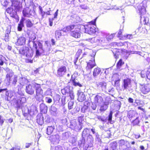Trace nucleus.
<instances>
[{
  "label": "nucleus",
  "instance_id": "nucleus-48",
  "mask_svg": "<svg viewBox=\"0 0 150 150\" xmlns=\"http://www.w3.org/2000/svg\"><path fill=\"white\" fill-rule=\"evenodd\" d=\"M11 27H7L6 30L5 34H9L11 32Z\"/></svg>",
  "mask_w": 150,
  "mask_h": 150
},
{
  "label": "nucleus",
  "instance_id": "nucleus-10",
  "mask_svg": "<svg viewBox=\"0 0 150 150\" xmlns=\"http://www.w3.org/2000/svg\"><path fill=\"white\" fill-rule=\"evenodd\" d=\"M79 26L78 25H68L64 28L62 30L64 32L67 33L68 32H71L75 30V29H79Z\"/></svg>",
  "mask_w": 150,
  "mask_h": 150
},
{
  "label": "nucleus",
  "instance_id": "nucleus-39",
  "mask_svg": "<svg viewBox=\"0 0 150 150\" xmlns=\"http://www.w3.org/2000/svg\"><path fill=\"white\" fill-rule=\"evenodd\" d=\"M27 57V58L25 59V62L27 63H32L33 61V60L31 59L32 57L29 58V56H28V57Z\"/></svg>",
  "mask_w": 150,
  "mask_h": 150
},
{
  "label": "nucleus",
  "instance_id": "nucleus-9",
  "mask_svg": "<svg viewBox=\"0 0 150 150\" xmlns=\"http://www.w3.org/2000/svg\"><path fill=\"white\" fill-rule=\"evenodd\" d=\"M29 49L28 47L26 46H23L21 47L19 50V53L21 54L24 55L25 54L26 57L29 56L30 57H33V54H29Z\"/></svg>",
  "mask_w": 150,
  "mask_h": 150
},
{
  "label": "nucleus",
  "instance_id": "nucleus-53",
  "mask_svg": "<svg viewBox=\"0 0 150 150\" xmlns=\"http://www.w3.org/2000/svg\"><path fill=\"white\" fill-rule=\"evenodd\" d=\"M86 40L87 41L92 43L93 42V41L95 40V38H91L86 39Z\"/></svg>",
  "mask_w": 150,
  "mask_h": 150
},
{
  "label": "nucleus",
  "instance_id": "nucleus-26",
  "mask_svg": "<svg viewBox=\"0 0 150 150\" xmlns=\"http://www.w3.org/2000/svg\"><path fill=\"white\" fill-rule=\"evenodd\" d=\"M70 81L73 83V85L74 86H78L79 87H81L82 85L79 82H77L76 81V78L74 77L71 76Z\"/></svg>",
  "mask_w": 150,
  "mask_h": 150
},
{
  "label": "nucleus",
  "instance_id": "nucleus-3",
  "mask_svg": "<svg viewBox=\"0 0 150 150\" xmlns=\"http://www.w3.org/2000/svg\"><path fill=\"white\" fill-rule=\"evenodd\" d=\"M35 87L36 92L35 98L39 102L43 101V91L41 88L40 84L35 83Z\"/></svg>",
  "mask_w": 150,
  "mask_h": 150
},
{
  "label": "nucleus",
  "instance_id": "nucleus-57",
  "mask_svg": "<svg viewBox=\"0 0 150 150\" xmlns=\"http://www.w3.org/2000/svg\"><path fill=\"white\" fill-rule=\"evenodd\" d=\"M54 150H63V149L61 146H57L55 147Z\"/></svg>",
  "mask_w": 150,
  "mask_h": 150
},
{
  "label": "nucleus",
  "instance_id": "nucleus-19",
  "mask_svg": "<svg viewBox=\"0 0 150 150\" xmlns=\"http://www.w3.org/2000/svg\"><path fill=\"white\" fill-rule=\"evenodd\" d=\"M71 87L69 86H67L63 89H61V92L63 95H66L69 93L71 91Z\"/></svg>",
  "mask_w": 150,
  "mask_h": 150
},
{
  "label": "nucleus",
  "instance_id": "nucleus-13",
  "mask_svg": "<svg viewBox=\"0 0 150 150\" xmlns=\"http://www.w3.org/2000/svg\"><path fill=\"white\" fill-rule=\"evenodd\" d=\"M60 137L59 134L56 133L54 135H50L48 136L47 138L49 140H50L51 142H55L57 140H59Z\"/></svg>",
  "mask_w": 150,
  "mask_h": 150
},
{
  "label": "nucleus",
  "instance_id": "nucleus-33",
  "mask_svg": "<svg viewBox=\"0 0 150 150\" xmlns=\"http://www.w3.org/2000/svg\"><path fill=\"white\" fill-rule=\"evenodd\" d=\"M124 64V62L123 61L122 59H120L117 64V69H120Z\"/></svg>",
  "mask_w": 150,
  "mask_h": 150
},
{
  "label": "nucleus",
  "instance_id": "nucleus-12",
  "mask_svg": "<svg viewBox=\"0 0 150 150\" xmlns=\"http://www.w3.org/2000/svg\"><path fill=\"white\" fill-rule=\"evenodd\" d=\"M35 84L34 86L29 84L26 86L25 91L26 92L30 95L33 94L35 91Z\"/></svg>",
  "mask_w": 150,
  "mask_h": 150
},
{
  "label": "nucleus",
  "instance_id": "nucleus-5",
  "mask_svg": "<svg viewBox=\"0 0 150 150\" xmlns=\"http://www.w3.org/2000/svg\"><path fill=\"white\" fill-rule=\"evenodd\" d=\"M3 91H6L5 96L1 94L2 98H4L5 100L8 101H10L11 98L13 96L14 92L12 91L8 90L7 88L0 89V93Z\"/></svg>",
  "mask_w": 150,
  "mask_h": 150
},
{
  "label": "nucleus",
  "instance_id": "nucleus-36",
  "mask_svg": "<svg viewBox=\"0 0 150 150\" xmlns=\"http://www.w3.org/2000/svg\"><path fill=\"white\" fill-rule=\"evenodd\" d=\"M97 17H96L94 20L93 21H91L87 23V24L86 25H96V22L97 19Z\"/></svg>",
  "mask_w": 150,
  "mask_h": 150
},
{
  "label": "nucleus",
  "instance_id": "nucleus-17",
  "mask_svg": "<svg viewBox=\"0 0 150 150\" xmlns=\"http://www.w3.org/2000/svg\"><path fill=\"white\" fill-rule=\"evenodd\" d=\"M83 120V117L82 116H80L79 117L78 119V121L79 122V124L78 126H76L75 127L77 131H79L82 128V122Z\"/></svg>",
  "mask_w": 150,
  "mask_h": 150
},
{
  "label": "nucleus",
  "instance_id": "nucleus-49",
  "mask_svg": "<svg viewBox=\"0 0 150 150\" xmlns=\"http://www.w3.org/2000/svg\"><path fill=\"white\" fill-rule=\"evenodd\" d=\"M122 30H120L118 32L117 35V37L119 38L120 40L121 38L123 37V36H122Z\"/></svg>",
  "mask_w": 150,
  "mask_h": 150
},
{
  "label": "nucleus",
  "instance_id": "nucleus-2",
  "mask_svg": "<svg viewBox=\"0 0 150 150\" xmlns=\"http://www.w3.org/2000/svg\"><path fill=\"white\" fill-rule=\"evenodd\" d=\"M11 3V6L13 8L8 7L6 11L7 13L9 14L11 17L14 18L16 22L19 20V17L17 14V12L19 11L23 7L22 3L19 0H10Z\"/></svg>",
  "mask_w": 150,
  "mask_h": 150
},
{
  "label": "nucleus",
  "instance_id": "nucleus-45",
  "mask_svg": "<svg viewBox=\"0 0 150 150\" xmlns=\"http://www.w3.org/2000/svg\"><path fill=\"white\" fill-rule=\"evenodd\" d=\"M82 53V50L81 49L78 50L76 52V56L79 57L80 55Z\"/></svg>",
  "mask_w": 150,
  "mask_h": 150
},
{
  "label": "nucleus",
  "instance_id": "nucleus-31",
  "mask_svg": "<svg viewBox=\"0 0 150 150\" xmlns=\"http://www.w3.org/2000/svg\"><path fill=\"white\" fill-rule=\"evenodd\" d=\"M133 38L132 35L127 34L126 35H123V37L120 38V40H125L127 39H131Z\"/></svg>",
  "mask_w": 150,
  "mask_h": 150
},
{
  "label": "nucleus",
  "instance_id": "nucleus-38",
  "mask_svg": "<svg viewBox=\"0 0 150 150\" xmlns=\"http://www.w3.org/2000/svg\"><path fill=\"white\" fill-rule=\"evenodd\" d=\"M139 123V117H137L134 120L132 123L133 125L134 126L138 125Z\"/></svg>",
  "mask_w": 150,
  "mask_h": 150
},
{
  "label": "nucleus",
  "instance_id": "nucleus-64",
  "mask_svg": "<svg viewBox=\"0 0 150 150\" xmlns=\"http://www.w3.org/2000/svg\"><path fill=\"white\" fill-rule=\"evenodd\" d=\"M52 101V99L50 98H48V100L46 102L49 103H51Z\"/></svg>",
  "mask_w": 150,
  "mask_h": 150
},
{
  "label": "nucleus",
  "instance_id": "nucleus-63",
  "mask_svg": "<svg viewBox=\"0 0 150 150\" xmlns=\"http://www.w3.org/2000/svg\"><path fill=\"white\" fill-rule=\"evenodd\" d=\"M76 57L74 61V63L75 65H76V62L78 59L79 57L76 56Z\"/></svg>",
  "mask_w": 150,
  "mask_h": 150
},
{
  "label": "nucleus",
  "instance_id": "nucleus-44",
  "mask_svg": "<svg viewBox=\"0 0 150 150\" xmlns=\"http://www.w3.org/2000/svg\"><path fill=\"white\" fill-rule=\"evenodd\" d=\"M74 103L72 101H69L68 103V109L69 110L73 108Z\"/></svg>",
  "mask_w": 150,
  "mask_h": 150
},
{
  "label": "nucleus",
  "instance_id": "nucleus-4",
  "mask_svg": "<svg viewBox=\"0 0 150 150\" xmlns=\"http://www.w3.org/2000/svg\"><path fill=\"white\" fill-rule=\"evenodd\" d=\"M84 26L85 33L90 35H93L98 32V28L93 25H85Z\"/></svg>",
  "mask_w": 150,
  "mask_h": 150
},
{
  "label": "nucleus",
  "instance_id": "nucleus-35",
  "mask_svg": "<svg viewBox=\"0 0 150 150\" xmlns=\"http://www.w3.org/2000/svg\"><path fill=\"white\" fill-rule=\"evenodd\" d=\"M62 34L60 31L56 30L55 32V37L57 40L59 39L60 38Z\"/></svg>",
  "mask_w": 150,
  "mask_h": 150
},
{
  "label": "nucleus",
  "instance_id": "nucleus-55",
  "mask_svg": "<svg viewBox=\"0 0 150 150\" xmlns=\"http://www.w3.org/2000/svg\"><path fill=\"white\" fill-rule=\"evenodd\" d=\"M33 144L32 142L30 143H26L25 144V147L26 148H29L30 146H32V145Z\"/></svg>",
  "mask_w": 150,
  "mask_h": 150
},
{
  "label": "nucleus",
  "instance_id": "nucleus-34",
  "mask_svg": "<svg viewBox=\"0 0 150 150\" xmlns=\"http://www.w3.org/2000/svg\"><path fill=\"white\" fill-rule=\"evenodd\" d=\"M110 147L112 150H116L117 146V143L116 142H113L110 143Z\"/></svg>",
  "mask_w": 150,
  "mask_h": 150
},
{
  "label": "nucleus",
  "instance_id": "nucleus-30",
  "mask_svg": "<svg viewBox=\"0 0 150 150\" xmlns=\"http://www.w3.org/2000/svg\"><path fill=\"white\" fill-rule=\"evenodd\" d=\"M39 9L40 11V13L41 15L42 18H44L45 15H50V13L49 12H45L43 11L42 9V7L40 6Z\"/></svg>",
  "mask_w": 150,
  "mask_h": 150
},
{
  "label": "nucleus",
  "instance_id": "nucleus-18",
  "mask_svg": "<svg viewBox=\"0 0 150 150\" xmlns=\"http://www.w3.org/2000/svg\"><path fill=\"white\" fill-rule=\"evenodd\" d=\"M25 38L23 36H21L19 38L17 39V43L18 45H22L25 44Z\"/></svg>",
  "mask_w": 150,
  "mask_h": 150
},
{
  "label": "nucleus",
  "instance_id": "nucleus-7",
  "mask_svg": "<svg viewBox=\"0 0 150 150\" xmlns=\"http://www.w3.org/2000/svg\"><path fill=\"white\" fill-rule=\"evenodd\" d=\"M33 47L36 50L35 56H38L41 55L40 51L43 52L44 50L43 48L42 44L39 41H38V45L39 47L38 48L37 44L35 42V41H33Z\"/></svg>",
  "mask_w": 150,
  "mask_h": 150
},
{
  "label": "nucleus",
  "instance_id": "nucleus-40",
  "mask_svg": "<svg viewBox=\"0 0 150 150\" xmlns=\"http://www.w3.org/2000/svg\"><path fill=\"white\" fill-rule=\"evenodd\" d=\"M37 122L40 125H42L44 122V120L42 117L39 118H37Z\"/></svg>",
  "mask_w": 150,
  "mask_h": 150
},
{
  "label": "nucleus",
  "instance_id": "nucleus-43",
  "mask_svg": "<svg viewBox=\"0 0 150 150\" xmlns=\"http://www.w3.org/2000/svg\"><path fill=\"white\" fill-rule=\"evenodd\" d=\"M18 80V76H14L13 78L12 84L15 85L17 83Z\"/></svg>",
  "mask_w": 150,
  "mask_h": 150
},
{
  "label": "nucleus",
  "instance_id": "nucleus-6",
  "mask_svg": "<svg viewBox=\"0 0 150 150\" xmlns=\"http://www.w3.org/2000/svg\"><path fill=\"white\" fill-rule=\"evenodd\" d=\"M89 61L87 62L86 69L87 70H91L96 66L95 60V56L89 55L88 56Z\"/></svg>",
  "mask_w": 150,
  "mask_h": 150
},
{
  "label": "nucleus",
  "instance_id": "nucleus-28",
  "mask_svg": "<svg viewBox=\"0 0 150 150\" xmlns=\"http://www.w3.org/2000/svg\"><path fill=\"white\" fill-rule=\"evenodd\" d=\"M13 100L16 105H18L20 104H21V98L20 96H16V98H13Z\"/></svg>",
  "mask_w": 150,
  "mask_h": 150
},
{
  "label": "nucleus",
  "instance_id": "nucleus-59",
  "mask_svg": "<svg viewBox=\"0 0 150 150\" xmlns=\"http://www.w3.org/2000/svg\"><path fill=\"white\" fill-rule=\"evenodd\" d=\"M128 101L129 103H132L134 102V100L131 98H129L128 99Z\"/></svg>",
  "mask_w": 150,
  "mask_h": 150
},
{
  "label": "nucleus",
  "instance_id": "nucleus-23",
  "mask_svg": "<svg viewBox=\"0 0 150 150\" xmlns=\"http://www.w3.org/2000/svg\"><path fill=\"white\" fill-rule=\"evenodd\" d=\"M101 72V69L98 67L95 68L93 71V75L94 77H96L100 74Z\"/></svg>",
  "mask_w": 150,
  "mask_h": 150
},
{
  "label": "nucleus",
  "instance_id": "nucleus-8",
  "mask_svg": "<svg viewBox=\"0 0 150 150\" xmlns=\"http://www.w3.org/2000/svg\"><path fill=\"white\" fill-rule=\"evenodd\" d=\"M131 80L128 78L124 79L123 80L122 87L124 90H129L131 87Z\"/></svg>",
  "mask_w": 150,
  "mask_h": 150
},
{
  "label": "nucleus",
  "instance_id": "nucleus-11",
  "mask_svg": "<svg viewBox=\"0 0 150 150\" xmlns=\"http://www.w3.org/2000/svg\"><path fill=\"white\" fill-rule=\"evenodd\" d=\"M67 69L65 66H62L58 68L57 70V74L59 77H63L66 73Z\"/></svg>",
  "mask_w": 150,
  "mask_h": 150
},
{
  "label": "nucleus",
  "instance_id": "nucleus-25",
  "mask_svg": "<svg viewBox=\"0 0 150 150\" xmlns=\"http://www.w3.org/2000/svg\"><path fill=\"white\" fill-rule=\"evenodd\" d=\"M94 102L96 103H100L103 101V99L102 96L96 95L94 98Z\"/></svg>",
  "mask_w": 150,
  "mask_h": 150
},
{
  "label": "nucleus",
  "instance_id": "nucleus-27",
  "mask_svg": "<svg viewBox=\"0 0 150 150\" xmlns=\"http://www.w3.org/2000/svg\"><path fill=\"white\" fill-rule=\"evenodd\" d=\"M97 86L102 90H104L106 88V83L104 81L100 82L97 84Z\"/></svg>",
  "mask_w": 150,
  "mask_h": 150
},
{
  "label": "nucleus",
  "instance_id": "nucleus-37",
  "mask_svg": "<svg viewBox=\"0 0 150 150\" xmlns=\"http://www.w3.org/2000/svg\"><path fill=\"white\" fill-rule=\"evenodd\" d=\"M135 112L134 110H130L128 114V117L129 118L133 117L134 116Z\"/></svg>",
  "mask_w": 150,
  "mask_h": 150
},
{
  "label": "nucleus",
  "instance_id": "nucleus-60",
  "mask_svg": "<svg viewBox=\"0 0 150 150\" xmlns=\"http://www.w3.org/2000/svg\"><path fill=\"white\" fill-rule=\"evenodd\" d=\"M11 77V76L9 74H7L6 75V78L8 79L9 80H10Z\"/></svg>",
  "mask_w": 150,
  "mask_h": 150
},
{
  "label": "nucleus",
  "instance_id": "nucleus-56",
  "mask_svg": "<svg viewBox=\"0 0 150 150\" xmlns=\"http://www.w3.org/2000/svg\"><path fill=\"white\" fill-rule=\"evenodd\" d=\"M53 20V19H52V18H49V25L50 26H52V25Z\"/></svg>",
  "mask_w": 150,
  "mask_h": 150
},
{
  "label": "nucleus",
  "instance_id": "nucleus-32",
  "mask_svg": "<svg viewBox=\"0 0 150 150\" xmlns=\"http://www.w3.org/2000/svg\"><path fill=\"white\" fill-rule=\"evenodd\" d=\"M25 24L27 28H30L32 27L33 25V23H32L30 20L28 19L25 21Z\"/></svg>",
  "mask_w": 150,
  "mask_h": 150
},
{
  "label": "nucleus",
  "instance_id": "nucleus-20",
  "mask_svg": "<svg viewBox=\"0 0 150 150\" xmlns=\"http://www.w3.org/2000/svg\"><path fill=\"white\" fill-rule=\"evenodd\" d=\"M25 19L24 18H22L20 20L19 23L17 26V30L19 31H21L22 30V28L24 26V21Z\"/></svg>",
  "mask_w": 150,
  "mask_h": 150
},
{
  "label": "nucleus",
  "instance_id": "nucleus-15",
  "mask_svg": "<svg viewBox=\"0 0 150 150\" xmlns=\"http://www.w3.org/2000/svg\"><path fill=\"white\" fill-rule=\"evenodd\" d=\"M140 91L144 94H146L150 91V88L148 85L142 86L140 88Z\"/></svg>",
  "mask_w": 150,
  "mask_h": 150
},
{
  "label": "nucleus",
  "instance_id": "nucleus-52",
  "mask_svg": "<svg viewBox=\"0 0 150 150\" xmlns=\"http://www.w3.org/2000/svg\"><path fill=\"white\" fill-rule=\"evenodd\" d=\"M125 42H125L123 43L121 42H115V45L118 46H122L124 45V44Z\"/></svg>",
  "mask_w": 150,
  "mask_h": 150
},
{
  "label": "nucleus",
  "instance_id": "nucleus-14",
  "mask_svg": "<svg viewBox=\"0 0 150 150\" xmlns=\"http://www.w3.org/2000/svg\"><path fill=\"white\" fill-rule=\"evenodd\" d=\"M79 29H75L72 31L70 34L71 36L76 38H79L81 36L79 32Z\"/></svg>",
  "mask_w": 150,
  "mask_h": 150
},
{
  "label": "nucleus",
  "instance_id": "nucleus-29",
  "mask_svg": "<svg viewBox=\"0 0 150 150\" xmlns=\"http://www.w3.org/2000/svg\"><path fill=\"white\" fill-rule=\"evenodd\" d=\"M54 129V127L52 126L48 127L47 129V134L49 136L51 135L53 132Z\"/></svg>",
  "mask_w": 150,
  "mask_h": 150
},
{
  "label": "nucleus",
  "instance_id": "nucleus-22",
  "mask_svg": "<svg viewBox=\"0 0 150 150\" xmlns=\"http://www.w3.org/2000/svg\"><path fill=\"white\" fill-rule=\"evenodd\" d=\"M109 104V102H104L103 104L100 106L99 109L100 111L103 112L106 110L108 108Z\"/></svg>",
  "mask_w": 150,
  "mask_h": 150
},
{
  "label": "nucleus",
  "instance_id": "nucleus-46",
  "mask_svg": "<svg viewBox=\"0 0 150 150\" xmlns=\"http://www.w3.org/2000/svg\"><path fill=\"white\" fill-rule=\"evenodd\" d=\"M36 38V37L34 34H31V35L29 37V39L31 40H33V41H34Z\"/></svg>",
  "mask_w": 150,
  "mask_h": 150
},
{
  "label": "nucleus",
  "instance_id": "nucleus-47",
  "mask_svg": "<svg viewBox=\"0 0 150 150\" xmlns=\"http://www.w3.org/2000/svg\"><path fill=\"white\" fill-rule=\"evenodd\" d=\"M75 0H65V2L67 4H71L73 3Z\"/></svg>",
  "mask_w": 150,
  "mask_h": 150
},
{
  "label": "nucleus",
  "instance_id": "nucleus-54",
  "mask_svg": "<svg viewBox=\"0 0 150 150\" xmlns=\"http://www.w3.org/2000/svg\"><path fill=\"white\" fill-rule=\"evenodd\" d=\"M120 81V79L115 80V85L117 86H119V82Z\"/></svg>",
  "mask_w": 150,
  "mask_h": 150
},
{
  "label": "nucleus",
  "instance_id": "nucleus-16",
  "mask_svg": "<svg viewBox=\"0 0 150 150\" xmlns=\"http://www.w3.org/2000/svg\"><path fill=\"white\" fill-rule=\"evenodd\" d=\"M30 9L29 8V7H26L22 11L23 16L24 17H30L31 15V14L30 13Z\"/></svg>",
  "mask_w": 150,
  "mask_h": 150
},
{
  "label": "nucleus",
  "instance_id": "nucleus-41",
  "mask_svg": "<svg viewBox=\"0 0 150 150\" xmlns=\"http://www.w3.org/2000/svg\"><path fill=\"white\" fill-rule=\"evenodd\" d=\"M128 141H125L123 139H121L120 141L119 144L120 146H122L125 145V144L127 143Z\"/></svg>",
  "mask_w": 150,
  "mask_h": 150
},
{
  "label": "nucleus",
  "instance_id": "nucleus-62",
  "mask_svg": "<svg viewBox=\"0 0 150 150\" xmlns=\"http://www.w3.org/2000/svg\"><path fill=\"white\" fill-rule=\"evenodd\" d=\"M113 53L114 54V56L115 57V58L117 59L118 58V54H117V53H114V52H113Z\"/></svg>",
  "mask_w": 150,
  "mask_h": 150
},
{
  "label": "nucleus",
  "instance_id": "nucleus-21",
  "mask_svg": "<svg viewBox=\"0 0 150 150\" xmlns=\"http://www.w3.org/2000/svg\"><path fill=\"white\" fill-rule=\"evenodd\" d=\"M41 112L43 114L46 113L47 110V107L45 104L42 103L40 105Z\"/></svg>",
  "mask_w": 150,
  "mask_h": 150
},
{
  "label": "nucleus",
  "instance_id": "nucleus-58",
  "mask_svg": "<svg viewBox=\"0 0 150 150\" xmlns=\"http://www.w3.org/2000/svg\"><path fill=\"white\" fill-rule=\"evenodd\" d=\"M109 118L108 119V120L109 121H111L112 120V113H110L109 115Z\"/></svg>",
  "mask_w": 150,
  "mask_h": 150
},
{
  "label": "nucleus",
  "instance_id": "nucleus-51",
  "mask_svg": "<svg viewBox=\"0 0 150 150\" xmlns=\"http://www.w3.org/2000/svg\"><path fill=\"white\" fill-rule=\"evenodd\" d=\"M9 39V34H5L4 40L5 41H8Z\"/></svg>",
  "mask_w": 150,
  "mask_h": 150
},
{
  "label": "nucleus",
  "instance_id": "nucleus-61",
  "mask_svg": "<svg viewBox=\"0 0 150 150\" xmlns=\"http://www.w3.org/2000/svg\"><path fill=\"white\" fill-rule=\"evenodd\" d=\"M59 10L58 9H57L55 12L54 14V18H57V16L58 15V12Z\"/></svg>",
  "mask_w": 150,
  "mask_h": 150
},
{
  "label": "nucleus",
  "instance_id": "nucleus-24",
  "mask_svg": "<svg viewBox=\"0 0 150 150\" xmlns=\"http://www.w3.org/2000/svg\"><path fill=\"white\" fill-rule=\"evenodd\" d=\"M78 100L79 101L82 102L84 100L86 99L85 94L82 93H78Z\"/></svg>",
  "mask_w": 150,
  "mask_h": 150
},
{
  "label": "nucleus",
  "instance_id": "nucleus-42",
  "mask_svg": "<svg viewBox=\"0 0 150 150\" xmlns=\"http://www.w3.org/2000/svg\"><path fill=\"white\" fill-rule=\"evenodd\" d=\"M69 96L71 99L74 100V98L75 96L74 94V93L73 91H71L69 93Z\"/></svg>",
  "mask_w": 150,
  "mask_h": 150
},
{
  "label": "nucleus",
  "instance_id": "nucleus-1",
  "mask_svg": "<svg viewBox=\"0 0 150 150\" xmlns=\"http://www.w3.org/2000/svg\"><path fill=\"white\" fill-rule=\"evenodd\" d=\"M135 7L140 15V23L145 25L147 23L146 22L147 17L146 16V9L144 4L141 2L140 3H136ZM138 30L139 32L143 33L147 31V29L145 25L139 27Z\"/></svg>",
  "mask_w": 150,
  "mask_h": 150
},
{
  "label": "nucleus",
  "instance_id": "nucleus-50",
  "mask_svg": "<svg viewBox=\"0 0 150 150\" xmlns=\"http://www.w3.org/2000/svg\"><path fill=\"white\" fill-rule=\"evenodd\" d=\"M4 122V119H3L2 116L0 115V125L2 126Z\"/></svg>",
  "mask_w": 150,
  "mask_h": 150
}]
</instances>
